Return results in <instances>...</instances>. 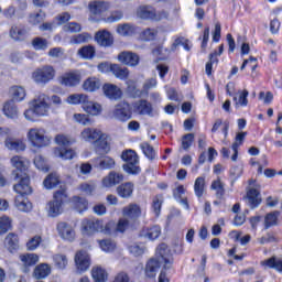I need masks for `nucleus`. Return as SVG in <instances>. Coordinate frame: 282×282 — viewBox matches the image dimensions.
<instances>
[{
  "mask_svg": "<svg viewBox=\"0 0 282 282\" xmlns=\"http://www.w3.org/2000/svg\"><path fill=\"white\" fill-rule=\"evenodd\" d=\"M173 264L174 257L172 256L169 246L161 243L156 248L155 257L150 259L148 264H145V275L148 278H155L161 265H163V270H170Z\"/></svg>",
  "mask_w": 282,
  "mask_h": 282,
  "instance_id": "1",
  "label": "nucleus"
},
{
  "mask_svg": "<svg viewBox=\"0 0 282 282\" xmlns=\"http://www.w3.org/2000/svg\"><path fill=\"white\" fill-rule=\"evenodd\" d=\"M51 111L50 97L40 94L29 101V108L24 111V118L29 122H35L36 118L48 117Z\"/></svg>",
  "mask_w": 282,
  "mask_h": 282,
  "instance_id": "2",
  "label": "nucleus"
},
{
  "mask_svg": "<svg viewBox=\"0 0 282 282\" xmlns=\"http://www.w3.org/2000/svg\"><path fill=\"white\" fill-rule=\"evenodd\" d=\"M28 141L33 148L42 149L51 144L52 138L46 134V130L42 127H34L28 130Z\"/></svg>",
  "mask_w": 282,
  "mask_h": 282,
  "instance_id": "3",
  "label": "nucleus"
},
{
  "mask_svg": "<svg viewBox=\"0 0 282 282\" xmlns=\"http://www.w3.org/2000/svg\"><path fill=\"white\" fill-rule=\"evenodd\" d=\"M67 202L65 189H57L54 194V200L47 204V215L50 217H58L63 213V204Z\"/></svg>",
  "mask_w": 282,
  "mask_h": 282,
  "instance_id": "4",
  "label": "nucleus"
},
{
  "mask_svg": "<svg viewBox=\"0 0 282 282\" xmlns=\"http://www.w3.org/2000/svg\"><path fill=\"white\" fill-rule=\"evenodd\" d=\"M55 76H56V70L51 65H45L43 67H40L35 69L32 74L33 82L42 86L50 84L52 80H54Z\"/></svg>",
  "mask_w": 282,
  "mask_h": 282,
  "instance_id": "5",
  "label": "nucleus"
},
{
  "mask_svg": "<svg viewBox=\"0 0 282 282\" xmlns=\"http://www.w3.org/2000/svg\"><path fill=\"white\" fill-rule=\"evenodd\" d=\"M121 160L126 162L122 165V170L131 175H137L140 173L139 159L137 152L128 150L121 153Z\"/></svg>",
  "mask_w": 282,
  "mask_h": 282,
  "instance_id": "6",
  "label": "nucleus"
},
{
  "mask_svg": "<svg viewBox=\"0 0 282 282\" xmlns=\"http://www.w3.org/2000/svg\"><path fill=\"white\" fill-rule=\"evenodd\" d=\"M245 203L252 209L258 208L262 203L260 185L253 180L249 181V188L247 189V195L245 196Z\"/></svg>",
  "mask_w": 282,
  "mask_h": 282,
  "instance_id": "7",
  "label": "nucleus"
},
{
  "mask_svg": "<svg viewBox=\"0 0 282 282\" xmlns=\"http://www.w3.org/2000/svg\"><path fill=\"white\" fill-rule=\"evenodd\" d=\"M137 15L142 20L161 21L169 18V13L165 11H156L152 7L142 6L138 9Z\"/></svg>",
  "mask_w": 282,
  "mask_h": 282,
  "instance_id": "8",
  "label": "nucleus"
},
{
  "mask_svg": "<svg viewBox=\"0 0 282 282\" xmlns=\"http://www.w3.org/2000/svg\"><path fill=\"white\" fill-rule=\"evenodd\" d=\"M111 118L119 122L129 121L132 119V107L126 101L118 104L115 110L111 111Z\"/></svg>",
  "mask_w": 282,
  "mask_h": 282,
  "instance_id": "9",
  "label": "nucleus"
},
{
  "mask_svg": "<svg viewBox=\"0 0 282 282\" xmlns=\"http://www.w3.org/2000/svg\"><path fill=\"white\" fill-rule=\"evenodd\" d=\"M75 267H76V272L77 273H84L90 270L91 267V256L88 254L87 251L85 250H78L75 253Z\"/></svg>",
  "mask_w": 282,
  "mask_h": 282,
  "instance_id": "10",
  "label": "nucleus"
},
{
  "mask_svg": "<svg viewBox=\"0 0 282 282\" xmlns=\"http://www.w3.org/2000/svg\"><path fill=\"white\" fill-rule=\"evenodd\" d=\"M82 229H84V232L87 235H95L104 231V224L102 220L96 218L84 219L82 221Z\"/></svg>",
  "mask_w": 282,
  "mask_h": 282,
  "instance_id": "11",
  "label": "nucleus"
},
{
  "mask_svg": "<svg viewBox=\"0 0 282 282\" xmlns=\"http://www.w3.org/2000/svg\"><path fill=\"white\" fill-rule=\"evenodd\" d=\"M17 177L20 178L19 183L14 185V191L18 196H28L32 194V187L30 186V176L29 175H20L17 173Z\"/></svg>",
  "mask_w": 282,
  "mask_h": 282,
  "instance_id": "12",
  "label": "nucleus"
},
{
  "mask_svg": "<svg viewBox=\"0 0 282 282\" xmlns=\"http://www.w3.org/2000/svg\"><path fill=\"white\" fill-rule=\"evenodd\" d=\"M117 59L120 64L127 65L129 67H135L140 63L139 55L132 51L120 52Z\"/></svg>",
  "mask_w": 282,
  "mask_h": 282,
  "instance_id": "13",
  "label": "nucleus"
},
{
  "mask_svg": "<svg viewBox=\"0 0 282 282\" xmlns=\"http://www.w3.org/2000/svg\"><path fill=\"white\" fill-rule=\"evenodd\" d=\"M80 82L82 74L78 70L68 72L58 77V83L66 87H75L76 85H79Z\"/></svg>",
  "mask_w": 282,
  "mask_h": 282,
  "instance_id": "14",
  "label": "nucleus"
},
{
  "mask_svg": "<svg viewBox=\"0 0 282 282\" xmlns=\"http://www.w3.org/2000/svg\"><path fill=\"white\" fill-rule=\"evenodd\" d=\"M142 216V208L138 204L131 203L122 208V217L135 223Z\"/></svg>",
  "mask_w": 282,
  "mask_h": 282,
  "instance_id": "15",
  "label": "nucleus"
},
{
  "mask_svg": "<svg viewBox=\"0 0 282 282\" xmlns=\"http://www.w3.org/2000/svg\"><path fill=\"white\" fill-rule=\"evenodd\" d=\"M106 134L101 130L95 128H85L79 134V139L85 142H96L100 140Z\"/></svg>",
  "mask_w": 282,
  "mask_h": 282,
  "instance_id": "16",
  "label": "nucleus"
},
{
  "mask_svg": "<svg viewBox=\"0 0 282 282\" xmlns=\"http://www.w3.org/2000/svg\"><path fill=\"white\" fill-rule=\"evenodd\" d=\"M124 180V176L122 173L119 172H109L107 176H104V178L101 180V186L102 187H113L119 185L120 183H122Z\"/></svg>",
  "mask_w": 282,
  "mask_h": 282,
  "instance_id": "17",
  "label": "nucleus"
},
{
  "mask_svg": "<svg viewBox=\"0 0 282 282\" xmlns=\"http://www.w3.org/2000/svg\"><path fill=\"white\" fill-rule=\"evenodd\" d=\"M57 232L62 239L73 242L75 239V230L72 226L66 224L65 221H61L57 224Z\"/></svg>",
  "mask_w": 282,
  "mask_h": 282,
  "instance_id": "18",
  "label": "nucleus"
},
{
  "mask_svg": "<svg viewBox=\"0 0 282 282\" xmlns=\"http://www.w3.org/2000/svg\"><path fill=\"white\" fill-rule=\"evenodd\" d=\"M133 111L140 116L154 117L153 106L147 100H139L133 105Z\"/></svg>",
  "mask_w": 282,
  "mask_h": 282,
  "instance_id": "19",
  "label": "nucleus"
},
{
  "mask_svg": "<svg viewBox=\"0 0 282 282\" xmlns=\"http://www.w3.org/2000/svg\"><path fill=\"white\" fill-rule=\"evenodd\" d=\"M19 260L22 263L23 272L28 273L30 272V268H32L40 261V256L35 253H25V254L19 256Z\"/></svg>",
  "mask_w": 282,
  "mask_h": 282,
  "instance_id": "20",
  "label": "nucleus"
},
{
  "mask_svg": "<svg viewBox=\"0 0 282 282\" xmlns=\"http://www.w3.org/2000/svg\"><path fill=\"white\" fill-rule=\"evenodd\" d=\"M11 164L13 169L18 170L20 173H22V176L29 175V167H30V161L20 156L14 155L11 159Z\"/></svg>",
  "mask_w": 282,
  "mask_h": 282,
  "instance_id": "21",
  "label": "nucleus"
},
{
  "mask_svg": "<svg viewBox=\"0 0 282 282\" xmlns=\"http://www.w3.org/2000/svg\"><path fill=\"white\" fill-rule=\"evenodd\" d=\"M111 8V6L109 4V2L106 1H91L88 4V9L91 15H101L102 13H105L106 11H108Z\"/></svg>",
  "mask_w": 282,
  "mask_h": 282,
  "instance_id": "22",
  "label": "nucleus"
},
{
  "mask_svg": "<svg viewBox=\"0 0 282 282\" xmlns=\"http://www.w3.org/2000/svg\"><path fill=\"white\" fill-rule=\"evenodd\" d=\"M102 94L110 100H119L122 98V89L112 84H106L102 86Z\"/></svg>",
  "mask_w": 282,
  "mask_h": 282,
  "instance_id": "23",
  "label": "nucleus"
},
{
  "mask_svg": "<svg viewBox=\"0 0 282 282\" xmlns=\"http://www.w3.org/2000/svg\"><path fill=\"white\" fill-rule=\"evenodd\" d=\"M52 273V267L47 263L37 264L33 271V278L37 281L45 280Z\"/></svg>",
  "mask_w": 282,
  "mask_h": 282,
  "instance_id": "24",
  "label": "nucleus"
},
{
  "mask_svg": "<svg viewBox=\"0 0 282 282\" xmlns=\"http://www.w3.org/2000/svg\"><path fill=\"white\" fill-rule=\"evenodd\" d=\"M95 39L99 46L107 47L113 44V35L107 30L97 31Z\"/></svg>",
  "mask_w": 282,
  "mask_h": 282,
  "instance_id": "25",
  "label": "nucleus"
},
{
  "mask_svg": "<svg viewBox=\"0 0 282 282\" xmlns=\"http://www.w3.org/2000/svg\"><path fill=\"white\" fill-rule=\"evenodd\" d=\"M260 265L264 268V270L273 269L279 273H282V259L275 256L270 257L263 261H260Z\"/></svg>",
  "mask_w": 282,
  "mask_h": 282,
  "instance_id": "26",
  "label": "nucleus"
},
{
  "mask_svg": "<svg viewBox=\"0 0 282 282\" xmlns=\"http://www.w3.org/2000/svg\"><path fill=\"white\" fill-rule=\"evenodd\" d=\"M91 279L95 282H107L108 281V272L101 265H95L90 271Z\"/></svg>",
  "mask_w": 282,
  "mask_h": 282,
  "instance_id": "27",
  "label": "nucleus"
},
{
  "mask_svg": "<svg viewBox=\"0 0 282 282\" xmlns=\"http://www.w3.org/2000/svg\"><path fill=\"white\" fill-rule=\"evenodd\" d=\"M95 149H96V153L98 155H106L111 148L109 147L108 143V135H101L100 139H97L95 142Z\"/></svg>",
  "mask_w": 282,
  "mask_h": 282,
  "instance_id": "28",
  "label": "nucleus"
},
{
  "mask_svg": "<svg viewBox=\"0 0 282 282\" xmlns=\"http://www.w3.org/2000/svg\"><path fill=\"white\" fill-rule=\"evenodd\" d=\"M4 147L6 149L15 151L17 153H20L25 150V143L22 140L13 138H7L4 140Z\"/></svg>",
  "mask_w": 282,
  "mask_h": 282,
  "instance_id": "29",
  "label": "nucleus"
},
{
  "mask_svg": "<svg viewBox=\"0 0 282 282\" xmlns=\"http://www.w3.org/2000/svg\"><path fill=\"white\" fill-rule=\"evenodd\" d=\"M161 235V227L154 226V227H148L143 228L140 232V236L144 239H148L150 241L156 240Z\"/></svg>",
  "mask_w": 282,
  "mask_h": 282,
  "instance_id": "30",
  "label": "nucleus"
},
{
  "mask_svg": "<svg viewBox=\"0 0 282 282\" xmlns=\"http://www.w3.org/2000/svg\"><path fill=\"white\" fill-rule=\"evenodd\" d=\"M249 91L247 89L238 90V96H234L235 108L240 109L249 105Z\"/></svg>",
  "mask_w": 282,
  "mask_h": 282,
  "instance_id": "31",
  "label": "nucleus"
},
{
  "mask_svg": "<svg viewBox=\"0 0 282 282\" xmlns=\"http://www.w3.org/2000/svg\"><path fill=\"white\" fill-rule=\"evenodd\" d=\"M25 35H28V31L19 24H13L9 30V36L15 42L23 41Z\"/></svg>",
  "mask_w": 282,
  "mask_h": 282,
  "instance_id": "32",
  "label": "nucleus"
},
{
  "mask_svg": "<svg viewBox=\"0 0 282 282\" xmlns=\"http://www.w3.org/2000/svg\"><path fill=\"white\" fill-rule=\"evenodd\" d=\"M138 32V28L132 23H120L117 26V33L120 36H133Z\"/></svg>",
  "mask_w": 282,
  "mask_h": 282,
  "instance_id": "33",
  "label": "nucleus"
},
{
  "mask_svg": "<svg viewBox=\"0 0 282 282\" xmlns=\"http://www.w3.org/2000/svg\"><path fill=\"white\" fill-rule=\"evenodd\" d=\"M54 158L61 160H74L76 158V152L73 149L66 148H55L53 150Z\"/></svg>",
  "mask_w": 282,
  "mask_h": 282,
  "instance_id": "34",
  "label": "nucleus"
},
{
  "mask_svg": "<svg viewBox=\"0 0 282 282\" xmlns=\"http://www.w3.org/2000/svg\"><path fill=\"white\" fill-rule=\"evenodd\" d=\"M134 191V184L132 182H126L117 187V194L121 198L132 197Z\"/></svg>",
  "mask_w": 282,
  "mask_h": 282,
  "instance_id": "35",
  "label": "nucleus"
},
{
  "mask_svg": "<svg viewBox=\"0 0 282 282\" xmlns=\"http://www.w3.org/2000/svg\"><path fill=\"white\" fill-rule=\"evenodd\" d=\"M3 115L8 118V119H18L19 118V109L18 106L14 105V102L11 101H6V104L3 105Z\"/></svg>",
  "mask_w": 282,
  "mask_h": 282,
  "instance_id": "36",
  "label": "nucleus"
},
{
  "mask_svg": "<svg viewBox=\"0 0 282 282\" xmlns=\"http://www.w3.org/2000/svg\"><path fill=\"white\" fill-rule=\"evenodd\" d=\"M14 205L17 209L22 213H30L32 210V203L22 195L15 196Z\"/></svg>",
  "mask_w": 282,
  "mask_h": 282,
  "instance_id": "37",
  "label": "nucleus"
},
{
  "mask_svg": "<svg viewBox=\"0 0 282 282\" xmlns=\"http://www.w3.org/2000/svg\"><path fill=\"white\" fill-rule=\"evenodd\" d=\"M82 87L87 93H96L101 88V80L97 77H88Z\"/></svg>",
  "mask_w": 282,
  "mask_h": 282,
  "instance_id": "38",
  "label": "nucleus"
},
{
  "mask_svg": "<svg viewBox=\"0 0 282 282\" xmlns=\"http://www.w3.org/2000/svg\"><path fill=\"white\" fill-rule=\"evenodd\" d=\"M82 109H84L90 116H99L101 112V105L94 102L89 98H87L84 106H82Z\"/></svg>",
  "mask_w": 282,
  "mask_h": 282,
  "instance_id": "39",
  "label": "nucleus"
},
{
  "mask_svg": "<svg viewBox=\"0 0 282 282\" xmlns=\"http://www.w3.org/2000/svg\"><path fill=\"white\" fill-rule=\"evenodd\" d=\"M111 74L120 80H127L129 77V69L120 66L119 64H111Z\"/></svg>",
  "mask_w": 282,
  "mask_h": 282,
  "instance_id": "40",
  "label": "nucleus"
},
{
  "mask_svg": "<svg viewBox=\"0 0 282 282\" xmlns=\"http://www.w3.org/2000/svg\"><path fill=\"white\" fill-rule=\"evenodd\" d=\"M247 134L248 133H246V132H241V133L236 134L235 142L232 143V147H231V150H232L231 160L234 162H237V160H238V149L242 144V142L245 140V137Z\"/></svg>",
  "mask_w": 282,
  "mask_h": 282,
  "instance_id": "41",
  "label": "nucleus"
},
{
  "mask_svg": "<svg viewBox=\"0 0 282 282\" xmlns=\"http://www.w3.org/2000/svg\"><path fill=\"white\" fill-rule=\"evenodd\" d=\"M96 48L93 45H85L77 51V55L86 61H91L95 57Z\"/></svg>",
  "mask_w": 282,
  "mask_h": 282,
  "instance_id": "42",
  "label": "nucleus"
},
{
  "mask_svg": "<svg viewBox=\"0 0 282 282\" xmlns=\"http://www.w3.org/2000/svg\"><path fill=\"white\" fill-rule=\"evenodd\" d=\"M204 193H206V178L199 176L194 183V194L200 199L204 196Z\"/></svg>",
  "mask_w": 282,
  "mask_h": 282,
  "instance_id": "43",
  "label": "nucleus"
},
{
  "mask_svg": "<svg viewBox=\"0 0 282 282\" xmlns=\"http://www.w3.org/2000/svg\"><path fill=\"white\" fill-rule=\"evenodd\" d=\"M9 94H11L13 100L17 102H22L25 98V89L21 86H13L9 89Z\"/></svg>",
  "mask_w": 282,
  "mask_h": 282,
  "instance_id": "44",
  "label": "nucleus"
},
{
  "mask_svg": "<svg viewBox=\"0 0 282 282\" xmlns=\"http://www.w3.org/2000/svg\"><path fill=\"white\" fill-rule=\"evenodd\" d=\"M91 40V35L84 32L77 35H74L73 37H70L69 40V44L70 45H80V44H85L88 43Z\"/></svg>",
  "mask_w": 282,
  "mask_h": 282,
  "instance_id": "45",
  "label": "nucleus"
},
{
  "mask_svg": "<svg viewBox=\"0 0 282 282\" xmlns=\"http://www.w3.org/2000/svg\"><path fill=\"white\" fill-rule=\"evenodd\" d=\"M159 32L156 29H145L143 31H141L140 33V39L143 42H150V41H154L158 36Z\"/></svg>",
  "mask_w": 282,
  "mask_h": 282,
  "instance_id": "46",
  "label": "nucleus"
},
{
  "mask_svg": "<svg viewBox=\"0 0 282 282\" xmlns=\"http://www.w3.org/2000/svg\"><path fill=\"white\" fill-rule=\"evenodd\" d=\"M58 184H59V176L55 173L48 174L43 182L44 187L47 189H52Z\"/></svg>",
  "mask_w": 282,
  "mask_h": 282,
  "instance_id": "47",
  "label": "nucleus"
},
{
  "mask_svg": "<svg viewBox=\"0 0 282 282\" xmlns=\"http://www.w3.org/2000/svg\"><path fill=\"white\" fill-rule=\"evenodd\" d=\"M12 228V219L8 216L0 218V236L7 235Z\"/></svg>",
  "mask_w": 282,
  "mask_h": 282,
  "instance_id": "48",
  "label": "nucleus"
},
{
  "mask_svg": "<svg viewBox=\"0 0 282 282\" xmlns=\"http://www.w3.org/2000/svg\"><path fill=\"white\" fill-rule=\"evenodd\" d=\"M88 100V97L84 94H74L67 97V102L70 105H82Z\"/></svg>",
  "mask_w": 282,
  "mask_h": 282,
  "instance_id": "49",
  "label": "nucleus"
},
{
  "mask_svg": "<svg viewBox=\"0 0 282 282\" xmlns=\"http://www.w3.org/2000/svg\"><path fill=\"white\" fill-rule=\"evenodd\" d=\"M32 46L35 51H46L48 48V40L34 37L32 40Z\"/></svg>",
  "mask_w": 282,
  "mask_h": 282,
  "instance_id": "50",
  "label": "nucleus"
},
{
  "mask_svg": "<svg viewBox=\"0 0 282 282\" xmlns=\"http://www.w3.org/2000/svg\"><path fill=\"white\" fill-rule=\"evenodd\" d=\"M95 161H99V169L102 170H112L115 169L116 162L110 156H105L102 159H96Z\"/></svg>",
  "mask_w": 282,
  "mask_h": 282,
  "instance_id": "51",
  "label": "nucleus"
},
{
  "mask_svg": "<svg viewBox=\"0 0 282 282\" xmlns=\"http://www.w3.org/2000/svg\"><path fill=\"white\" fill-rule=\"evenodd\" d=\"M280 212L275 210L273 213H270L264 218V228L269 229L272 226L276 225V220L279 219Z\"/></svg>",
  "mask_w": 282,
  "mask_h": 282,
  "instance_id": "52",
  "label": "nucleus"
},
{
  "mask_svg": "<svg viewBox=\"0 0 282 282\" xmlns=\"http://www.w3.org/2000/svg\"><path fill=\"white\" fill-rule=\"evenodd\" d=\"M74 121L84 127L93 126L94 121L88 117V115L84 113H75Z\"/></svg>",
  "mask_w": 282,
  "mask_h": 282,
  "instance_id": "53",
  "label": "nucleus"
},
{
  "mask_svg": "<svg viewBox=\"0 0 282 282\" xmlns=\"http://www.w3.org/2000/svg\"><path fill=\"white\" fill-rule=\"evenodd\" d=\"M98 243L102 252H113L116 249V243L111 239L98 240Z\"/></svg>",
  "mask_w": 282,
  "mask_h": 282,
  "instance_id": "54",
  "label": "nucleus"
},
{
  "mask_svg": "<svg viewBox=\"0 0 282 282\" xmlns=\"http://www.w3.org/2000/svg\"><path fill=\"white\" fill-rule=\"evenodd\" d=\"M140 148L144 156L148 158V160H155L156 153L152 145H150L149 143H141Z\"/></svg>",
  "mask_w": 282,
  "mask_h": 282,
  "instance_id": "55",
  "label": "nucleus"
},
{
  "mask_svg": "<svg viewBox=\"0 0 282 282\" xmlns=\"http://www.w3.org/2000/svg\"><path fill=\"white\" fill-rule=\"evenodd\" d=\"M34 165L37 170L46 173L50 171V166L46 163L45 159L43 158V155L39 154L35 156L34 159Z\"/></svg>",
  "mask_w": 282,
  "mask_h": 282,
  "instance_id": "56",
  "label": "nucleus"
},
{
  "mask_svg": "<svg viewBox=\"0 0 282 282\" xmlns=\"http://www.w3.org/2000/svg\"><path fill=\"white\" fill-rule=\"evenodd\" d=\"M53 260H54L55 267L58 270L66 269V265L68 263V260H67L66 256H64V254H56V256L53 257Z\"/></svg>",
  "mask_w": 282,
  "mask_h": 282,
  "instance_id": "57",
  "label": "nucleus"
},
{
  "mask_svg": "<svg viewBox=\"0 0 282 282\" xmlns=\"http://www.w3.org/2000/svg\"><path fill=\"white\" fill-rule=\"evenodd\" d=\"M6 245L11 250L18 249V247H19V237H18V235H14V234L7 235Z\"/></svg>",
  "mask_w": 282,
  "mask_h": 282,
  "instance_id": "58",
  "label": "nucleus"
},
{
  "mask_svg": "<svg viewBox=\"0 0 282 282\" xmlns=\"http://www.w3.org/2000/svg\"><path fill=\"white\" fill-rule=\"evenodd\" d=\"M210 188L216 191L217 198H221L226 194V189L224 188V184L220 180L214 181Z\"/></svg>",
  "mask_w": 282,
  "mask_h": 282,
  "instance_id": "59",
  "label": "nucleus"
},
{
  "mask_svg": "<svg viewBox=\"0 0 282 282\" xmlns=\"http://www.w3.org/2000/svg\"><path fill=\"white\" fill-rule=\"evenodd\" d=\"M45 19V13L40 11L39 13H31L29 14V23L32 25H39Z\"/></svg>",
  "mask_w": 282,
  "mask_h": 282,
  "instance_id": "60",
  "label": "nucleus"
},
{
  "mask_svg": "<svg viewBox=\"0 0 282 282\" xmlns=\"http://www.w3.org/2000/svg\"><path fill=\"white\" fill-rule=\"evenodd\" d=\"M122 19H123V12L120 10H116V11H112L108 18L104 19V22L111 24V23H117Z\"/></svg>",
  "mask_w": 282,
  "mask_h": 282,
  "instance_id": "61",
  "label": "nucleus"
},
{
  "mask_svg": "<svg viewBox=\"0 0 282 282\" xmlns=\"http://www.w3.org/2000/svg\"><path fill=\"white\" fill-rule=\"evenodd\" d=\"M135 224L134 221L128 218H120L117 225V231L123 234L130 226Z\"/></svg>",
  "mask_w": 282,
  "mask_h": 282,
  "instance_id": "62",
  "label": "nucleus"
},
{
  "mask_svg": "<svg viewBox=\"0 0 282 282\" xmlns=\"http://www.w3.org/2000/svg\"><path fill=\"white\" fill-rule=\"evenodd\" d=\"M78 189L86 195H91L93 192L96 189V184L93 182H85L78 185Z\"/></svg>",
  "mask_w": 282,
  "mask_h": 282,
  "instance_id": "63",
  "label": "nucleus"
},
{
  "mask_svg": "<svg viewBox=\"0 0 282 282\" xmlns=\"http://www.w3.org/2000/svg\"><path fill=\"white\" fill-rule=\"evenodd\" d=\"M162 203H163L162 196H156L153 198L152 209H153L154 215H156V216L160 215Z\"/></svg>",
  "mask_w": 282,
  "mask_h": 282,
  "instance_id": "64",
  "label": "nucleus"
}]
</instances>
